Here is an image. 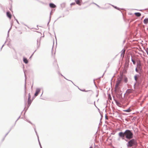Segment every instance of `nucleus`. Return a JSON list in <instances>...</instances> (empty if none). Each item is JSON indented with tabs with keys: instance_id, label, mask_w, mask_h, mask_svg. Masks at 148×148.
I'll return each mask as SVG.
<instances>
[{
	"instance_id": "c9c22d12",
	"label": "nucleus",
	"mask_w": 148,
	"mask_h": 148,
	"mask_svg": "<svg viewBox=\"0 0 148 148\" xmlns=\"http://www.w3.org/2000/svg\"><path fill=\"white\" fill-rule=\"evenodd\" d=\"M64 77V78H65V79H66V78H65V77Z\"/></svg>"
},
{
	"instance_id": "72a5a7b5",
	"label": "nucleus",
	"mask_w": 148,
	"mask_h": 148,
	"mask_svg": "<svg viewBox=\"0 0 148 148\" xmlns=\"http://www.w3.org/2000/svg\"><path fill=\"white\" fill-rule=\"evenodd\" d=\"M89 148H92V147H90Z\"/></svg>"
},
{
	"instance_id": "f8f14e48",
	"label": "nucleus",
	"mask_w": 148,
	"mask_h": 148,
	"mask_svg": "<svg viewBox=\"0 0 148 148\" xmlns=\"http://www.w3.org/2000/svg\"><path fill=\"white\" fill-rule=\"evenodd\" d=\"M126 92L128 94L132 93V90L130 89H128L127 90Z\"/></svg>"
},
{
	"instance_id": "a878e982",
	"label": "nucleus",
	"mask_w": 148,
	"mask_h": 148,
	"mask_svg": "<svg viewBox=\"0 0 148 148\" xmlns=\"http://www.w3.org/2000/svg\"><path fill=\"white\" fill-rule=\"evenodd\" d=\"M75 4V3H73L71 4V5H74Z\"/></svg>"
},
{
	"instance_id": "ddd939ff",
	"label": "nucleus",
	"mask_w": 148,
	"mask_h": 148,
	"mask_svg": "<svg viewBox=\"0 0 148 148\" xmlns=\"http://www.w3.org/2000/svg\"><path fill=\"white\" fill-rule=\"evenodd\" d=\"M134 14L137 16L139 17L141 15V14L139 12H136L134 13Z\"/></svg>"
},
{
	"instance_id": "6e6552de",
	"label": "nucleus",
	"mask_w": 148,
	"mask_h": 148,
	"mask_svg": "<svg viewBox=\"0 0 148 148\" xmlns=\"http://www.w3.org/2000/svg\"><path fill=\"white\" fill-rule=\"evenodd\" d=\"M23 61L26 64L28 63V61L27 59L25 57L23 58Z\"/></svg>"
},
{
	"instance_id": "f257e3e1",
	"label": "nucleus",
	"mask_w": 148,
	"mask_h": 148,
	"mask_svg": "<svg viewBox=\"0 0 148 148\" xmlns=\"http://www.w3.org/2000/svg\"><path fill=\"white\" fill-rule=\"evenodd\" d=\"M119 136L124 139L125 137L127 139H131L133 137V134L132 131L129 130H126L124 132H121L119 134Z\"/></svg>"
},
{
	"instance_id": "4be33fe9",
	"label": "nucleus",
	"mask_w": 148,
	"mask_h": 148,
	"mask_svg": "<svg viewBox=\"0 0 148 148\" xmlns=\"http://www.w3.org/2000/svg\"><path fill=\"white\" fill-rule=\"evenodd\" d=\"M114 8H116L118 10H120V8H118L116 6H115L114 7Z\"/></svg>"
},
{
	"instance_id": "473e14b6",
	"label": "nucleus",
	"mask_w": 148,
	"mask_h": 148,
	"mask_svg": "<svg viewBox=\"0 0 148 148\" xmlns=\"http://www.w3.org/2000/svg\"><path fill=\"white\" fill-rule=\"evenodd\" d=\"M50 19H51V16H50V19H49V21H50Z\"/></svg>"
},
{
	"instance_id": "20e7f679",
	"label": "nucleus",
	"mask_w": 148,
	"mask_h": 148,
	"mask_svg": "<svg viewBox=\"0 0 148 148\" xmlns=\"http://www.w3.org/2000/svg\"><path fill=\"white\" fill-rule=\"evenodd\" d=\"M41 89L39 88H37L36 89V92L34 94V97L37 96L40 91Z\"/></svg>"
},
{
	"instance_id": "f3484780",
	"label": "nucleus",
	"mask_w": 148,
	"mask_h": 148,
	"mask_svg": "<svg viewBox=\"0 0 148 148\" xmlns=\"http://www.w3.org/2000/svg\"><path fill=\"white\" fill-rule=\"evenodd\" d=\"M76 3L79 5H81V4H80V1L79 0H76L75 1Z\"/></svg>"
},
{
	"instance_id": "ea45409f",
	"label": "nucleus",
	"mask_w": 148,
	"mask_h": 148,
	"mask_svg": "<svg viewBox=\"0 0 148 148\" xmlns=\"http://www.w3.org/2000/svg\"><path fill=\"white\" fill-rule=\"evenodd\" d=\"M8 134V133H7V134H6V136L7 135V134Z\"/></svg>"
},
{
	"instance_id": "cd10ccee",
	"label": "nucleus",
	"mask_w": 148,
	"mask_h": 148,
	"mask_svg": "<svg viewBox=\"0 0 148 148\" xmlns=\"http://www.w3.org/2000/svg\"><path fill=\"white\" fill-rule=\"evenodd\" d=\"M28 122L29 123L31 124H32V123H31V122L30 121H28Z\"/></svg>"
},
{
	"instance_id": "79ce46f5",
	"label": "nucleus",
	"mask_w": 148,
	"mask_h": 148,
	"mask_svg": "<svg viewBox=\"0 0 148 148\" xmlns=\"http://www.w3.org/2000/svg\"><path fill=\"white\" fill-rule=\"evenodd\" d=\"M25 85H26V84H25ZM25 88H26V87H25Z\"/></svg>"
},
{
	"instance_id": "2f4dec72",
	"label": "nucleus",
	"mask_w": 148,
	"mask_h": 148,
	"mask_svg": "<svg viewBox=\"0 0 148 148\" xmlns=\"http://www.w3.org/2000/svg\"><path fill=\"white\" fill-rule=\"evenodd\" d=\"M112 5V6L114 8V6H114V5Z\"/></svg>"
},
{
	"instance_id": "a211bd4d",
	"label": "nucleus",
	"mask_w": 148,
	"mask_h": 148,
	"mask_svg": "<svg viewBox=\"0 0 148 148\" xmlns=\"http://www.w3.org/2000/svg\"><path fill=\"white\" fill-rule=\"evenodd\" d=\"M115 102L117 105H119L120 104V103L116 100H115Z\"/></svg>"
},
{
	"instance_id": "9d476101",
	"label": "nucleus",
	"mask_w": 148,
	"mask_h": 148,
	"mask_svg": "<svg viewBox=\"0 0 148 148\" xmlns=\"http://www.w3.org/2000/svg\"><path fill=\"white\" fill-rule=\"evenodd\" d=\"M7 15L8 17L10 18H11V15L10 13L9 12H7Z\"/></svg>"
},
{
	"instance_id": "7c9ffc66",
	"label": "nucleus",
	"mask_w": 148,
	"mask_h": 148,
	"mask_svg": "<svg viewBox=\"0 0 148 148\" xmlns=\"http://www.w3.org/2000/svg\"><path fill=\"white\" fill-rule=\"evenodd\" d=\"M4 44L3 45V46H2V47H1V49L4 46Z\"/></svg>"
},
{
	"instance_id": "5701e85b",
	"label": "nucleus",
	"mask_w": 148,
	"mask_h": 148,
	"mask_svg": "<svg viewBox=\"0 0 148 148\" xmlns=\"http://www.w3.org/2000/svg\"><path fill=\"white\" fill-rule=\"evenodd\" d=\"M137 76L136 75L135 76H134V79L136 82V81H137Z\"/></svg>"
},
{
	"instance_id": "bb28decb",
	"label": "nucleus",
	"mask_w": 148,
	"mask_h": 148,
	"mask_svg": "<svg viewBox=\"0 0 148 148\" xmlns=\"http://www.w3.org/2000/svg\"><path fill=\"white\" fill-rule=\"evenodd\" d=\"M15 20H16V22H17V23L18 24H19V23L18 22V21L17 20V19H15Z\"/></svg>"
},
{
	"instance_id": "39448f33",
	"label": "nucleus",
	"mask_w": 148,
	"mask_h": 148,
	"mask_svg": "<svg viewBox=\"0 0 148 148\" xmlns=\"http://www.w3.org/2000/svg\"><path fill=\"white\" fill-rule=\"evenodd\" d=\"M137 66L138 69L140 71H141V70L142 68L141 67V64L140 62H137Z\"/></svg>"
},
{
	"instance_id": "393cba45",
	"label": "nucleus",
	"mask_w": 148,
	"mask_h": 148,
	"mask_svg": "<svg viewBox=\"0 0 148 148\" xmlns=\"http://www.w3.org/2000/svg\"><path fill=\"white\" fill-rule=\"evenodd\" d=\"M125 82H127V78H125Z\"/></svg>"
},
{
	"instance_id": "58836bf2",
	"label": "nucleus",
	"mask_w": 148,
	"mask_h": 148,
	"mask_svg": "<svg viewBox=\"0 0 148 148\" xmlns=\"http://www.w3.org/2000/svg\"><path fill=\"white\" fill-rule=\"evenodd\" d=\"M42 94H43V92H42V94H41V95H42Z\"/></svg>"
},
{
	"instance_id": "dca6fc26",
	"label": "nucleus",
	"mask_w": 148,
	"mask_h": 148,
	"mask_svg": "<svg viewBox=\"0 0 148 148\" xmlns=\"http://www.w3.org/2000/svg\"><path fill=\"white\" fill-rule=\"evenodd\" d=\"M34 130H35V132L36 133V135H37V137H38V141H39V144L40 145H40H41L40 143V141L39 140L38 135V134L37 133V132L36 131V129H34Z\"/></svg>"
},
{
	"instance_id": "aec40b11",
	"label": "nucleus",
	"mask_w": 148,
	"mask_h": 148,
	"mask_svg": "<svg viewBox=\"0 0 148 148\" xmlns=\"http://www.w3.org/2000/svg\"><path fill=\"white\" fill-rule=\"evenodd\" d=\"M28 95H29V96H28V99H31V95L29 93V94Z\"/></svg>"
},
{
	"instance_id": "a19ab883",
	"label": "nucleus",
	"mask_w": 148,
	"mask_h": 148,
	"mask_svg": "<svg viewBox=\"0 0 148 148\" xmlns=\"http://www.w3.org/2000/svg\"><path fill=\"white\" fill-rule=\"evenodd\" d=\"M9 30L8 31V33H9Z\"/></svg>"
},
{
	"instance_id": "412c9836",
	"label": "nucleus",
	"mask_w": 148,
	"mask_h": 148,
	"mask_svg": "<svg viewBox=\"0 0 148 148\" xmlns=\"http://www.w3.org/2000/svg\"><path fill=\"white\" fill-rule=\"evenodd\" d=\"M138 68H136L135 69V71L139 73H140L139 72H138Z\"/></svg>"
},
{
	"instance_id": "423d86ee",
	"label": "nucleus",
	"mask_w": 148,
	"mask_h": 148,
	"mask_svg": "<svg viewBox=\"0 0 148 148\" xmlns=\"http://www.w3.org/2000/svg\"><path fill=\"white\" fill-rule=\"evenodd\" d=\"M125 51V49H123L121 51V56L122 58L124 57Z\"/></svg>"
},
{
	"instance_id": "b1692460",
	"label": "nucleus",
	"mask_w": 148,
	"mask_h": 148,
	"mask_svg": "<svg viewBox=\"0 0 148 148\" xmlns=\"http://www.w3.org/2000/svg\"><path fill=\"white\" fill-rule=\"evenodd\" d=\"M93 3L95 4V5H96L99 8H101L100 6H99L97 4H96V3Z\"/></svg>"
},
{
	"instance_id": "c85d7f7f",
	"label": "nucleus",
	"mask_w": 148,
	"mask_h": 148,
	"mask_svg": "<svg viewBox=\"0 0 148 148\" xmlns=\"http://www.w3.org/2000/svg\"><path fill=\"white\" fill-rule=\"evenodd\" d=\"M82 91H84V92H87L88 91L85 90H82Z\"/></svg>"
},
{
	"instance_id": "7ed1b4c3",
	"label": "nucleus",
	"mask_w": 148,
	"mask_h": 148,
	"mask_svg": "<svg viewBox=\"0 0 148 148\" xmlns=\"http://www.w3.org/2000/svg\"><path fill=\"white\" fill-rule=\"evenodd\" d=\"M122 79L121 77H120L118 79L115 86V91H118L119 90V88L118 86L121 83Z\"/></svg>"
},
{
	"instance_id": "1a4fd4ad",
	"label": "nucleus",
	"mask_w": 148,
	"mask_h": 148,
	"mask_svg": "<svg viewBox=\"0 0 148 148\" xmlns=\"http://www.w3.org/2000/svg\"><path fill=\"white\" fill-rule=\"evenodd\" d=\"M49 6L51 8H54L56 7V5L53 3H51L49 4Z\"/></svg>"
},
{
	"instance_id": "0eeeda50",
	"label": "nucleus",
	"mask_w": 148,
	"mask_h": 148,
	"mask_svg": "<svg viewBox=\"0 0 148 148\" xmlns=\"http://www.w3.org/2000/svg\"><path fill=\"white\" fill-rule=\"evenodd\" d=\"M41 40V38H40L39 39H38L37 40V45L38 47H39L40 46V40Z\"/></svg>"
},
{
	"instance_id": "f704fd0d",
	"label": "nucleus",
	"mask_w": 148,
	"mask_h": 148,
	"mask_svg": "<svg viewBox=\"0 0 148 148\" xmlns=\"http://www.w3.org/2000/svg\"><path fill=\"white\" fill-rule=\"evenodd\" d=\"M40 147L41 148H42L41 145H40Z\"/></svg>"
},
{
	"instance_id": "f03ea898",
	"label": "nucleus",
	"mask_w": 148,
	"mask_h": 148,
	"mask_svg": "<svg viewBox=\"0 0 148 148\" xmlns=\"http://www.w3.org/2000/svg\"><path fill=\"white\" fill-rule=\"evenodd\" d=\"M137 143L136 140L134 139H131L128 142L127 144V147H131L132 146L136 145Z\"/></svg>"
},
{
	"instance_id": "c756f323",
	"label": "nucleus",
	"mask_w": 148,
	"mask_h": 148,
	"mask_svg": "<svg viewBox=\"0 0 148 148\" xmlns=\"http://www.w3.org/2000/svg\"><path fill=\"white\" fill-rule=\"evenodd\" d=\"M135 84L134 85V88H135Z\"/></svg>"
},
{
	"instance_id": "4c0bfd02",
	"label": "nucleus",
	"mask_w": 148,
	"mask_h": 148,
	"mask_svg": "<svg viewBox=\"0 0 148 148\" xmlns=\"http://www.w3.org/2000/svg\"><path fill=\"white\" fill-rule=\"evenodd\" d=\"M61 75L62 76H63L62 75V74H61Z\"/></svg>"
},
{
	"instance_id": "6ab92c4d",
	"label": "nucleus",
	"mask_w": 148,
	"mask_h": 148,
	"mask_svg": "<svg viewBox=\"0 0 148 148\" xmlns=\"http://www.w3.org/2000/svg\"><path fill=\"white\" fill-rule=\"evenodd\" d=\"M131 60H132V62H133V64H136V62H135V61L134 60H133L132 59V58Z\"/></svg>"
},
{
	"instance_id": "e433bc0d",
	"label": "nucleus",
	"mask_w": 148,
	"mask_h": 148,
	"mask_svg": "<svg viewBox=\"0 0 148 148\" xmlns=\"http://www.w3.org/2000/svg\"><path fill=\"white\" fill-rule=\"evenodd\" d=\"M32 55L31 56V57H30V58L32 57Z\"/></svg>"
},
{
	"instance_id": "4468645a",
	"label": "nucleus",
	"mask_w": 148,
	"mask_h": 148,
	"mask_svg": "<svg viewBox=\"0 0 148 148\" xmlns=\"http://www.w3.org/2000/svg\"><path fill=\"white\" fill-rule=\"evenodd\" d=\"M32 102V101L30 99H28V101H27V106H29L30 105L31 103Z\"/></svg>"
},
{
	"instance_id": "2eb2a0df",
	"label": "nucleus",
	"mask_w": 148,
	"mask_h": 148,
	"mask_svg": "<svg viewBox=\"0 0 148 148\" xmlns=\"http://www.w3.org/2000/svg\"><path fill=\"white\" fill-rule=\"evenodd\" d=\"M131 111V110L130 109V108H129L127 110H123L124 112H129Z\"/></svg>"
},
{
	"instance_id": "9b49d317",
	"label": "nucleus",
	"mask_w": 148,
	"mask_h": 148,
	"mask_svg": "<svg viewBox=\"0 0 148 148\" xmlns=\"http://www.w3.org/2000/svg\"><path fill=\"white\" fill-rule=\"evenodd\" d=\"M144 23L145 24L148 23V18H145L144 19Z\"/></svg>"
}]
</instances>
